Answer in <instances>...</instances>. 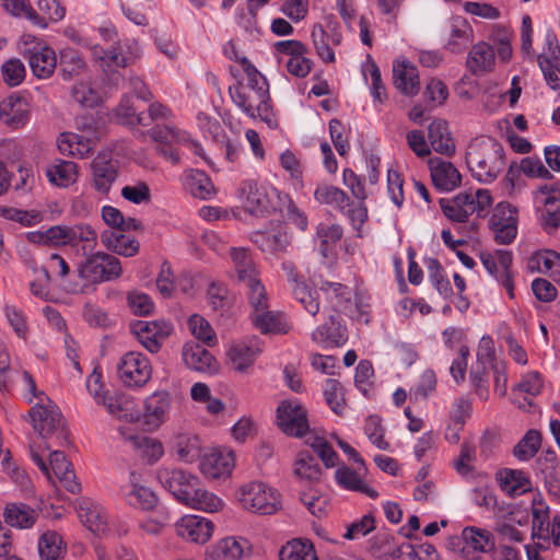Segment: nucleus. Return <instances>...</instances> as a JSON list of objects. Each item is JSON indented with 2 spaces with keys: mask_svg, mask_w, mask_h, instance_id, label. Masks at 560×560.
<instances>
[{
  "mask_svg": "<svg viewBox=\"0 0 560 560\" xmlns=\"http://www.w3.org/2000/svg\"><path fill=\"white\" fill-rule=\"evenodd\" d=\"M294 299L304 307V310L315 316L319 311L318 293L312 290L306 282L296 284L291 289Z\"/></svg>",
  "mask_w": 560,
  "mask_h": 560,
  "instance_id": "58",
  "label": "nucleus"
},
{
  "mask_svg": "<svg viewBox=\"0 0 560 560\" xmlns=\"http://www.w3.org/2000/svg\"><path fill=\"white\" fill-rule=\"evenodd\" d=\"M503 153V147L494 138L474 139L466 152V162L472 176L480 183H492L504 168Z\"/></svg>",
  "mask_w": 560,
  "mask_h": 560,
  "instance_id": "1",
  "label": "nucleus"
},
{
  "mask_svg": "<svg viewBox=\"0 0 560 560\" xmlns=\"http://www.w3.org/2000/svg\"><path fill=\"white\" fill-rule=\"evenodd\" d=\"M243 194L246 195L244 207L253 215L264 214L269 209V199L265 189L254 180L243 184Z\"/></svg>",
  "mask_w": 560,
  "mask_h": 560,
  "instance_id": "41",
  "label": "nucleus"
},
{
  "mask_svg": "<svg viewBox=\"0 0 560 560\" xmlns=\"http://www.w3.org/2000/svg\"><path fill=\"white\" fill-rule=\"evenodd\" d=\"M250 306L249 314H257L269 307V300L260 278L243 285Z\"/></svg>",
  "mask_w": 560,
  "mask_h": 560,
  "instance_id": "53",
  "label": "nucleus"
},
{
  "mask_svg": "<svg viewBox=\"0 0 560 560\" xmlns=\"http://www.w3.org/2000/svg\"><path fill=\"white\" fill-rule=\"evenodd\" d=\"M429 167L434 186L441 191H451L460 185L458 170L447 161L439 158L430 159Z\"/></svg>",
  "mask_w": 560,
  "mask_h": 560,
  "instance_id": "24",
  "label": "nucleus"
},
{
  "mask_svg": "<svg viewBox=\"0 0 560 560\" xmlns=\"http://www.w3.org/2000/svg\"><path fill=\"white\" fill-rule=\"evenodd\" d=\"M234 467L233 452L215 450L206 454L200 462V471L210 479H219L231 474Z\"/></svg>",
  "mask_w": 560,
  "mask_h": 560,
  "instance_id": "23",
  "label": "nucleus"
},
{
  "mask_svg": "<svg viewBox=\"0 0 560 560\" xmlns=\"http://www.w3.org/2000/svg\"><path fill=\"white\" fill-rule=\"evenodd\" d=\"M48 180L58 187H68L77 180V164L71 161L55 160L46 168Z\"/></svg>",
  "mask_w": 560,
  "mask_h": 560,
  "instance_id": "45",
  "label": "nucleus"
},
{
  "mask_svg": "<svg viewBox=\"0 0 560 560\" xmlns=\"http://www.w3.org/2000/svg\"><path fill=\"white\" fill-rule=\"evenodd\" d=\"M233 103L248 117H259L269 127L276 126L270 106L269 92L260 93L258 90L243 88V83L229 89Z\"/></svg>",
  "mask_w": 560,
  "mask_h": 560,
  "instance_id": "8",
  "label": "nucleus"
},
{
  "mask_svg": "<svg viewBox=\"0 0 560 560\" xmlns=\"http://www.w3.org/2000/svg\"><path fill=\"white\" fill-rule=\"evenodd\" d=\"M28 417L34 430L38 433L40 441L36 445H42L45 450H50L49 440H55V445L61 446L68 443V431L65 428L62 415L49 398L43 399L33 406L28 411Z\"/></svg>",
  "mask_w": 560,
  "mask_h": 560,
  "instance_id": "2",
  "label": "nucleus"
},
{
  "mask_svg": "<svg viewBox=\"0 0 560 560\" xmlns=\"http://www.w3.org/2000/svg\"><path fill=\"white\" fill-rule=\"evenodd\" d=\"M47 451L48 450H45L42 445H36L35 441L30 443V456L32 460L48 479H51V469L56 478L69 492H80L81 485L77 481L72 465L66 458L65 454L59 451H54L49 454V462L46 463L44 456Z\"/></svg>",
  "mask_w": 560,
  "mask_h": 560,
  "instance_id": "6",
  "label": "nucleus"
},
{
  "mask_svg": "<svg viewBox=\"0 0 560 560\" xmlns=\"http://www.w3.org/2000/svg\"><path fill=\"white\" fill-rule=\"evenodd\" d=\"M67 246H78L82 244V249L93 250L97 244V234L89 224L67 225Z\"/></svg>",
  "mask_w": 560,
  "mask_h": 560,
  "instance_id": "48",
  "label": "nucleus"
},
{
  "mask_svg": "<svg viewBox=\"0 0 560 560\" xmlns=\"http://www.w3.org/2000/svg\"><path fill=\"white\" fill-rule=\"evenodd\" d=\"M129 230H104L101 242L108 250L125 257H132L139 252V242L126 234Z\"/></svg>",
  "mask_w": 560,
  "mask_h": 560,
  "instance_id": "28",
  "label": "nucleus"
},
{
  "mask_svg": "<svg viewBox=\"0 0 560 560\" xmlns=\"http://www.w3.org/2000/svg\"><path fill=\"white\" fill-rule=\"evenodd\" d=\"M127 497L131 505L141 510H152L158 503V498L151 489L136 483L132 485Z\"/></svg>",
  "mask_w": 560,
  "mask_h": 560,
  "instance_id": "60",
  "label": "nucleus"
},
{
  "mask_svg": "<svg viewBox=\"0 0 560 560\" xmlns=\"http://www.w3.org/2000/svg\"><path fill=\"white\" fill-rule=\"evenodd\" d=\"M78 516L83 525L94 534H105L109 528L108 514L104 506L89 498L79 500Z\"/></svg>",
  "mask_w": 560,
  "mask_h": 560,
  "instance_id": "21",
  "label": "nucleus"
},
{
  "mask_svg": "<svg viewBox=\"0 0 560 560\" xmlns=\"http://www.w3.org/2000/svg\"><path fill=\"white\" fill-rule=\"evenodd\" d=\"M213 523L199 515H185L176 523V533L190 542L206 544L213 535Z\"/></svg>",
  "mask_w": 560,
  "mask_h": 560,
  "instance_id": "16",
  "label": "nucleus"
},
{
  "mask_svg": "<svg viewBox=\"0 0 560 560\" xmlns=\"http://www.w3.org/2000/svg\"><path fill=\"white\" fill-rule=\"evenodd\" d=\"M363 75L366 79L368 74L371 78V94L373 100L383 103L386 100L385 86L382 82L381 71L371 56H368L366 62L362 69Z\"/></svg>",
  "mask_w": 560,
  "mask_h": 560,
  "instance_id": "57",
  "label": "nucleus"
},
{
  "mask_svg": "<svg viewBox=\"0 0 560 560\" xmlns=\"http://www.w3.org/2000/svg\"><path fill=\"white\" fill-rule=\"evenodd\" d=\"M465 547L474 552L491 553L495 550V538L491 532L477 526H466L462 530Z\"/></svg>",
  "mask_w": 560,
  "mask_h": 560,
  "instance_id": "33",
  "label": "nucleus"
},
{
  "mask_svg": "<svg viewBox=\"0 0 560 560\" xmlns=\"http://www.w3.org/2000/svg\"><path fill=\"white\" fill-rule=\"evenodd\" d=\"M474 39L472 27L464 19H455L452 23L446 48L453 54L464 51Z\"/></svg>",
  "mask_w": 560,
  "mask_h": 560,
  "instance_id": "46",
  "label": "nucleus"
},
{
  "mask_svg": "<svg viewBox=\"0 0 560 560\" xmlns=\"http://www.w3.org/2000/svg\"><path fill=\"white\" fill-rule=\"evenodd\" d=\"M497 480L503 492L510 497H518L532 489V482L522 470L504 468L497 474Z\"/></svg>",
  "mask_w": 560,
  "mask_h": 560,
  "instance_id": "35",
  "label": "nucleus"
},
{
  "mask_svg": "<svg viewBox=\"0 0 560 560\" xmlns=\"http://www.w3.org/2000/svg\"><path fill=\"white\" fill-rule=\"evenodd\" d=\"M102 405L109 415L119 420L135 422L140 418V411L137 408L136 401L130 396L124 394L103 395Z\"/></svg>",
  "mask_w": 560,
  "mask_h": 560,
  "instance_id": "29",
  "label": "nucleus"
},
{
  "mask_svg": "<svg viewBox=\"0 0 560 560\" xmlns=\"http://www.w3.org/2000/svg\"><path fill=\"white\" fill-rule=\"evenodd\" d=\"M428 137L435 152L447 156L455 153V144L446 121L442 119L433 120L429 125Z\"/></svg>",
  "mask_w": 560,
  "mask_h": 560,
  "instance_id": "37",
  "label": "nucleus"
},
{
  "mask_svg": "<svg viewBox=\"0 0 560 560\" xmlns=\"http://www.w3.org/2000/svg\"><path fill=\"white\" fill-rule=\"evenodd\" d=\"M358 466V470H353L347 466H340L335 471V478L341 488L349 491H357L366 494L370 498H376L378 495L377 491L370 488L361 477V470H364Z\"/></svg>",
  "mask_w": 560,
  "mask_h": 560,
  "instance_id": "36",
  "label": "nucleus"
},
{
  "mask_svg": "<svg viewBox=\"0 0 560 560\" xmlns=\"http://www.w3.org/2000/svg\"><path fill=\"white\" fill-rule=\"evenodd\" d=\"M544 532L537 533L533 539L540 548H549L551 545L560 547V515H555Z\"/></svg>",
  "mask_w": 560,
  "mask_h": 560,
  "instance_id": "64",
  "label": "nucleus"
},
{
  "mask_svg": "<svg viewBox=\"0 0 560 560\" xmlns=\"http://www.w3.org/2000/svg\"><path fill=\"white\" fill-rule=\"evenodd\" d=\"M102 218L109 230H140L142 224L133 218H125L120 210L112 206L102 208Z\"/></svg>",
  "mask_w": 560,
  "mask_h": 560,
  "instance_id": "54",
  "label": "nucleus"
},
{
  "mask_svg": "<svg viewBox=\"0 0 560 560\" xmlns=\"http://www.w3.org/2000/svg\"><path fill=\"white\" fill-rule=\"evenodd\" d=\"M185 188L196 198L209 199L214 195V187L209 176L199 170H189L183 177Z\"/></svg>",
  "mask_w": 560,
  "mask_h": 560,
  "instance_id": "40",
  "label": "nucleus"
},
{
  "mask_svg": "<svg viewBox=\"0 0 560 560\" xmlns=\"http://www.w3.org/2000/svg\"><path fill=\"white\" fill-rule=\"evenodd\" d=\"M242 508L258 515H273L282 509L280 492L264 481H249L236 491Z\"/></svg>",
  "mask_w": 560,
  "mask_h": 560,
  "instance_id": "4",
  "label": "nucleus"
},
{
  "mask_svg": "<svg viewBox=\"0 0 560 560\" xmlns=\"http://www.w3.org/2000/svg\"><path fill=\"white\" fill-rule=\"evenodd\" d=\"M343 235V229L335 222H320L316 226L314 242L318 247L320 255L328 258L334 254L337 243Z\"/></svg>",
  "mask_w": 560,
  "mask_h": 560,
  "instance_id": "32",
  "label": "nucleus"
},
{
  "mask_svg": "<svg viewBox=\"0 0 560 560\" xmlns=\"http://www.w3.org/2000/svg\"><path fill=\"white\" fill-rule=\"evenodd\" d=\"M37 548L40 560H61L66 549L61 536L56 532L44 533Z\"/></svg>",
  "mask_w": 560,
  "mask_h": 560,
  "instance_id": "50",
  "label": "nucleus"
},
{
  "mask_svg": "<svg viewBox=\"0 0 560 560\" xmlns=\"http://www.w3.org/2000/svg\"><path fill=\"white\" fill-rule=\"evenodd\" d=\"M120 433L130 447L138 451L139 455L148 463H155L163 455V446L158 440L143 435H125L122 430Z\"/></svg>",
  "mask_w": 560,
  "mask_h": 560,
  "instance_id": "42",
  "label": "nucleus"
},
{
  "mask_svg": "<svg viewBox=\"0 0 560 560\" xmlns=\"http://www.w3.org/2000/svg\"><path fill=\"white\" fill-rule=\"evenodd\" d=\"M516 215L514 209L505 202L497 205L489 219V226L499 244H511L517 234Z\"/></svg>",
  "mask_w": 560,
  "mask_h": 560,
  "instance_id": "15",
  "label": "nucleus"
},
{
  "mask_svg": "<svg viewBox=\"0 0 560 560\" xmlns=\"http://www.w3.org/2000/svg\"><path fill=\"white\" fill-rule=\"evenodd\" d=\"M37 516V512L24 503L8 504L4 511L5 523L20 529L31 528Z\"/></svg>",
  "mask_w": 560,
  "mask_h": 560,
  "instance_id": "44",
  "label": "nucleus"
},
{
  "mask_svg": "<svg viewBox=\"0 0 560 560\" xmlns=\"http://www.w3.org/2000/svg\"><path fill=\"white\" fill-rule=\"evenodd\" d=\"M88 71V63L74 48L67 47L59 51V72L65 81H70Z\"/></svg>",
  "mask_w": 560,
  "mask_h": 560,
  "instance_id": "39",
  "label": "nucleus"
},
{
  "mask_svg": "<svg viewBox=\"0 0 560 560\" xmlns=\"http://www.w3.org/2000/svg\"><path fill=\"white\" fill-rule=\"evenodd\" d=\"M314 198L320 205L334 207L336 210L346 215L352 228L360 232L362 225L368 219V210L361 202L352 201L349 196L340 188L319 184L314 191Z\"/></svg>",
  "mask_w": 560,
  "mask_h": 560,
  "instance_id": "7",
  "label": "nucleus"
},
{
  "mask_svg": "<svg viewBox=\"0 0 560 560\" xmlns=\"http://www.w3.org/2000/svg\"><path fill=\"white\" fill-rule=\"evenodd\" d=\"M173 324L164 320H138L131 327V330L138 341L151 353H156L163 341L172 334Z\"/></svg>",
  "mask_w": 560,
  "mask_h": 560,
  "instance_id": "12",
  "label": "nucleus"
},
{
  "mask_svg": "<svg viewBox=\"0 0 560 560\" xmlns=\"http://www.w3.org/2000/svg\"><path fill=\"white\" fill-rule=\"evenodd\" d=\"M440 206L446 218L454 222H466L472 213L479 218L487 214L492 203V197L487 189H477L472 191H463L453 198H441Z\"/></svg>",
  "mask_w": 560,
  "mask_h": 560,
  "instance_id": "5",
  "label": "nucleus"
},
{
  "mask_svg": "<svg viewBox=\"0 0 560 560\" xmlns=\"http://www.w3.org/2000/svg\"><path fill=\"white\" fill-rule=\"evenodd\" d=\"M277 422L285 434L295 438L304 436L310 429L306 409L296 399L280 402L277 408Z\"/></svg>",
  "mask_w": 560,
  "mask_h": 560,
  "instance_id": "11",
  "label": "nucleus"
},
{
  "mask_svg": "<svg viewBox=\"0 0 560 560\" xmlns=\"http://www.w3.org/2000/svg\"><path fill=\"white\" fill-rule=\"evenodd\" d=\"M1 74L5 84L9 86H18L25 79V66L18 58L9 59L1 66Z\"/></svg>",
  "mask_w": 560,
  "mask_h": 560,
  "instance_id": "62",
  "label": "nucleus"
},
{
  "mask_svg": "<svg viewBox=\"0 0 560 560\" xmlns=\"http://www.w3.org/2000/svg\"><path fill=\"white\" fill-rule=\"evenodd\" d=\"M313 341L324 347H340L348 340L347 328L337 316L330 314L328 319L312 332Z\"/></svg>",
  "mask_w": 560,
  "mask_h": 560,
  "instance_id": "27",
  "label": "nucleus"
},
{
  "mask_svg": "<svg viewBox=\"0 0 560 560\" xmlns=\"http://www.w3.org/2000/svg\"><path fill=\"white\" fill-rule=\"evenodd\" d=\"M119 380L128 387H141L151 378L152 366L141 352L129 351L125 353L117 365Z\"/></svg>",
  "mask_w": 560,
  "mask_h": 560,
  "instance_id": "10",
  "label": "nucleus"
},
{
  "mask_svg": "<svg viewBox=\"0 0 560 560\" xmlns=\"http://www.w3.org/2000/svg\"><path fill=\"white\" fill-rule=\"evenodd\" d=\"M150 136L154 141L165 142L170 144H187L195 154L203 156V149L195 141L190 140V136L173 125L155 126L150 130Z\"/></svg>",
  "mask_w": 560,
  "mask_h": 560,
  "instance_id": "31",
  "label": "nucleus"
},
{
  "mask_svg": "<svg viewBox=\"0 0 560 560\" xmlns=\"http://www.w3.org/2000/svg\"><path fill=\"white\" fill-rule=\"evenodd\" d=\"M174 447L179 459L192 463L200 456V442L196 435L178 434L174 441Z\"/></svg>",
  "mask_w": 560,
  "mask_h": 560,
  "instance_id": "52",
  "label": "nucleus"
},
{
  "mask_svg": "<svg viewBox=\"0 0 560 560\" xmlns=\"http://www.w3.org/2000/svg\"><path fill=\"white\" fill-rule=\"evenodd\" d=\"M78 132H62L58 138V149L65 155L86 158L103 131L93 115H81L75 118Z\"/></svg>",
  "mask_w": 560,
  "mask_h": 560,
  "instance_id": "3",
  "label": "nucleus"
},
{
  "mask_svg": "<svg viewBox=\"0 0 560 560\" xmlns=\"http://www.w3.org/2000/svg\"><path fill=\"white\" fill-rule=\"evenodd\" d=\"M79 277L90 283L115 280L122 273L120 260L109 254L97 252L88 256L78 268Z\"/></svg>",
  "mask_w": 560,
  "mask_h": 560,
  "instance_id": "9",
  "label": "nucleus"
},
{
  "mask_svg": "<svg viewBox=\"0 0 560 560\" xmlns=\"http://www.w3.org/2000/svg\"><path fill=\"white\" fill-rule=\"evenodd\" d=\"M494 63V49L485 42L475 44L466 59L467 69L475 75L492 71Z\"/></svg>",
  "mask_w": 560,
  "mask_h": 560,
  "instance_id": "30",
  "label": "nucleus"
},
{
  "mask_svg": "<svg viewBox=\"0 0 560 560\" xmlns=\"http://www.w3.org/2000/svg\"><path fill=\"white\" fill-rule=\"evenodd\" d=\"M249 318L261 334H285L289 329L284 314L269 307L257 314H249Z\"/></svg>",
  "mask_w": 560,
  "mask_h": 560,
  "instance_id": "34",
  "label": "nucleus"
},
{
  "mask_svg": "<svg viewBox=\"0 0 560 560\" xmlns=\"http://www.w3.org/2000/svg\"><path fill=\"white\" fill-rule=\"evenodd\" d=\"M540 443V433L537 430H529L514 447L513 454L521 460H528L536 455Z\"/></svg>",
  "mask_w": 560,
  "mask_h": 560,
  "instance_id": "56",
  "label": "nucleus"
},
{
  "mask_svg": "<svg viewBox=\"0 0 560 560\" xmlns=\"http://www.w3.org/2000/svg\"><path fill=\"white\" fill-rule=\"evenodd\" d=\"M172 408V398L168 392L158 390L144 400L143 420L151 429H158L168 419Z\"/></svg>",
  "mask_w": 560,
  "mask_h": 560,
  "instance_id": "20",
  "label": "nucleus"
},
{
  "mask_svg": "<svg viewBox=\"0 0 560 560\" xmlns=\"http://www.w3.org/2000/svg\"><path fill=\"white\" fill-rule=\"evenodd\" d=\"M312 38L318 57L324 62H334L335 52L329 46V35L322 24H315L313 26Z\"/></svg>",
  "mask_w": 560,
  "mask_h": 560,
  "instance_id": "59",
  "label": "nucleus"
},
{
  "mask_svg": "<svg viewBox=\"0 0 560 560\" xmlns=\"http://www.w3.org/2000/svg\"><path fill=\"white\" fill-rule=\"evenodd\" d=\"M250 240L260 250L269 254L284 253L291 243L287 229L282 224L265 231H256Z\"/></svg>",
  "mask_w": 560,
  "mask_h": 560,
  "instance_id": "22",
  "label": "nucleus"
},
{
  "mask_svg": "<svg viewBox=\"0 0 560 560\" xmlns=\"http://www.w3.org/2000/svg\"><path fill=\"white\" fill-rule=\"evenodd\" d=\"M191 334L200 341L208 346L215 343L217 337L208 320L198 314H194L188 320Z\"/></svg>",
  "mask_w": 560,
  "mask_h": 560,
  "instance_id": "61",
  "label": "nucleus"
},
{
  "mask_svg": "<svg viewBox=\"0 0 560 560\" xmlns=\"http://www.w3.org/2000/svg\"><path fill=\"white\" fill-rule=\"evenodd\" d=\"M231 259L234 265L237 280L242 285L260 278L248 249L244 247H232Z\"/></svg>",
  "mask_w": 560,
  "mask_h": 560,
  "instance_id": "38",
  "label": "nucleus"
},
{
  "mask_svg": "<svg viewBox=\"0 0 560 560\" xmlns=\"http://www.w3.org/2000/svg\"><path fill=\"white\" fill-rule=\"evenodd\" d=\"M92 185L100 194L107 195L118 177L117 163L109 153H98L91 163Z\"/></svg>",
  "mask_w": 560,
  "mask_h": 560,
  "instance_id": "18",
  "label": "nucleus"
},
{
  "mask_svg": "<svg viewBox=\"0 0 560 560\" xmlns=\"http://www.w3.org/2000/svg\"><path fill=\"white\" fill-rule=\"evenodd\" d=\"M280 560H318L314 547L308 541L292 540L280 550Z\"/></svg>",
  "mask_w": 560,
  "mask_h": 560,
  "instance_id": "55",
  "label": "nucleus"
},
{
  "mask_svg": "<svg viewBox=\"0 0 560 560\" xmlns=\"http://www.w3.org/2000/svg\"><path fill=\"white\" fill-rule=\"evenodd\" d=\"M31 113V105L26 96L12 92L0 102V122L11 129L24 127Z\"/></svg>",
  "mask_w": 560,
  "mask_h": 560,
  "instance_id": "14",
  "label": "nucleus"
},
{
  "mask_svg": "<svg viewBox=\"0 0 560 560\" xmlns=\"http://www.w3.org/2000/svg\"><path fill=\"white\" fill-rule=\"evenodd\" d=\"M306 443L313 448L327 468L335 467L338 463V454L322 436H311Z\"/></svg>",
  "mask_w": 560,
  "mask_h": 560,
  "instance_id": "63",
  "label": "nucleus"
},
{
  "mask_svg": "<svg viewBox=\"0 0 560 560\" xmlns=\"http://www.w3.org/2000/svg\"><path fill=\"white\" fill-rule=\"evenodd\" d=\"M243 552L244 548L241 541L234 537H226L207 550L205 560H240Z\"/></svg>",
  "mask_w": 560,
  "mask_h": 560,
  "instance_id": "47",
  "label": "nucleus"
},
{
  "mask_svg": "<svg viewBox=\"0 0 560 560\" xmlns=\"http://www.w3.org/2000/svg\"><path fill=\"white\" fill-rule=\"evenodd\" d=\"M183 504L195 510L214 513L222 510L224 502L217 494L201 488L199 482Z\"/></svg>",
  "mask_w": 560,
  "mask_h": 560,
  "instance_id": "43",
  "label": "nucleus"
},
{
  "mask_svg": "<svg viewBox=\"0 0 560 560\" xmlns=\"http://www.w3.org/2000/svg\"><path fill=\"white\" fill-rule=\"evenodd\" d=\"M293 474L300 480L314 482L320 479L322 467L312 454L300 452L294 462Z\"/></svg>",
  "mask_w": 560,
  "mask_h": 560,
  "instance_id": "49",
  "label": "nucleus"
},
{
  "mask_svg": "<svg viewBox=\"0 0 560 560\" xmlns=\"http://www.w3.org/2000/svg\"><path fill=\"white\" fill-rule=\"evenodd\" d=\"M264 342L258 337L232 345L228 357L234 370L246 373L262 352Z\"/></svg>",
  "mask_w": 560,
  "mask_h": 560,
  "instance_id": "17",
  "label": "nucleus"
},
{
  "mask_svg": "<svg viewBox=\"0 0 560 560\" xmlns=\"http://www.w3.org/2000/svg\"><path fill=\"white\" fill-rule=\"evenodd\" d=\"M3 8L12 15H25L34 25L46 28L48 26L47 19L36 13L28 3V0H0Z\"/></svg>",
  "mask_w": 560,
  "mask_h": 560,
  "instance_id": "51",
  "label": "nucleus"
},
{
  "mask_svg": "<svg viewBox=\"0 0 560 560\" xmlns=\"http://www.w3.org/2000/svg\"><path fill=\"white\" fill-rule=\"evenodd\" d=\"M161 485L180 503L190 497L199 479L179 468H163L158 472Z\"/></svg>",
  "mask_w": 560,
  "mask_h": 560,
  "instance_id": "13",
  "label": "nucleus"
},
{
  "mask_svg": "<svg viewBox=\"0 0 560 560\" xmlns=\"http://www.w3.org/2000/svg\"><path fill=\"white\" fill-rule=\"evenodd\" d=\"M393 80L396 89L405 95H416L420 90L418 69L406 59L394 61Z\"/></svg>",
  "mask_w": 560,
  "mask_h": 560,
  "instance_id": "26",
  "label": "nucleus"
},
{
  "mask_svg": "<svg viewBox=\"0 0 560 560\" xmlns=\"http://www.w3.org/2000/svg\"><path fill=\"white\" fill-rule=\"evenodd\" d=\"M182 355L186 366L190 370L209 374L215 373L218 370L214 357L199 343H185Z\"/></svg>",
  "mask_w": 560,
  "mask_h": 560,
  "instance_id": "25",
  "label": "nucleus"
},
{
  "mask_svg": "<svg viewBox=\"0 0 560 560\" xmlns=\"http://www.w3.org/2000/svg\"><path fill=\"white\" fill-rule=\"evenodd\" d=\"M25 56L28 60L33 74L38 79L50 78L57 67V55L55 50L42 43H36L26 49Z\"/></svg>",
  "mask_w": 560,
  "mask_h": 560,
  "instance_id": "19",
  "label": "nucleus"
}]
</instances>
